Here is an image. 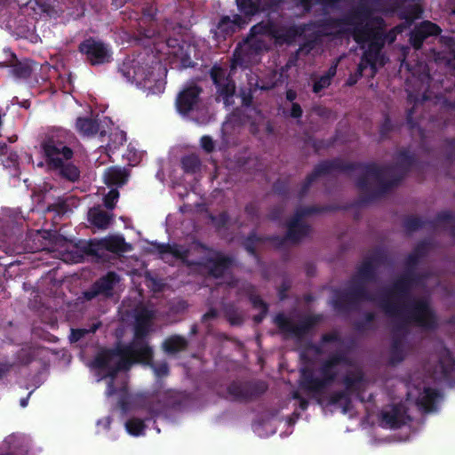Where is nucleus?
<instances>
[{
	"instance_id": "obj_1",
	"label": "nucleus",
	"mask_w": 455,
	"mask_h": 455,
	"mask_svg": "<svg viewBox=\"0 0 455 455\" xmlns=\"http://www.w3.org/2000/svg\"><path fill=\"white\" fill-rule=\"evenodd\" d=\"M414 14L406 17V21L395 25L389 30H387V22L381 16L374 18L347 20V13L342 18H333L336 22L332 29H337L343 25L353 27L352 35L357 44H367V49L363 52L362 58L370 63L371 70V76L377 73V64L384 66L385 55L382 53L386 44H393L397 36L402 35L413 21Z\"/></svg>"
},
{
	"instance_id": "obj_2",
	"label": "nucleus",
	"mask_w": 455,
	"mask_h": 455,
	"mask_svg": "<svg viewBox=\"0 0 455 455\" xmlns=\"http://www.w3.org/2000/svg\"><path fill=\"white\" fill-rule=\"evenodd\" d=\"M415 164V154L409 149L399 150L394 165L379 166L375 163L353 162L354 171H363L355 180V187L362 193L358 204H370L398 187Z\"/></svg>"
},
{
	"instance_id": "obj_3",
	"label": "nucleus",
	"mask_w": 455,
	"mask_h": 455,
	"mask_svg": "<svg viewBox=\"0 0 455 455\" xmlns=\"http://www.w3.org/2000/svg\"><path fill=\"white\" fill-rule=\"evenodd\" d=\"M379 306L388 317L399 320L394 327L390 347L389 363L393 365L403 362L406 355L403 339L397 336L398 333H406L411 324L427 331H434L438 327L436 313L427 299L417 298L407 311L385 297L379 299Z\"/></svg>"
},
{
	"instance_id": "obj_4",
	"label": "nucleus",
	"mask_w": 455,
	"mask_h": 455,
	"mask_svg": "<svg viewBox=\"0 0 455 455\" xmlns=\"http://www.w3.org/2000/svg\"><path fill=\"white\" fill-rule=\"evenodd\" d=\"M150 253H158L159 258L165 262H170L168 255L171 254L177 260L182 261V264L190 269L202 268L206 270L207 275L215 279L224 277L226 273L235 266V257L225 254L221 251L214 250L205 243L196 241L194 245L197 249L208 251L209 255L201 259H190L189 249L177 243H158L150 242Z\"/></svg>"
},
{
	"instance_id": "obj_5",
	"label": "nucleus",
	"mask_w": 455,
	"mask_h": 455,
	"mask_svg": "<svg viewBox=\"0 0 455 455\" xmlns=\"http://www.w3.org/2000/svg\"><path fill=\"white\" fill-rule=\"evenodd\" d=\"M349 365L351 360L343 350H338L329 355L319 367L321 378L315 376L310 368L300 370V387L302 390L314 395H322L324 390L335 382L338 378L336 367L339 365Z\"/></svg>"
},
{
	"instance_id": "obj_6",
	"label": "nucleus",
	"mask_w": 455,
	"mask_h": 455,
	"mask_svg": "<svg viewBox=\"0 0 455 455\" xmlns=\"http://www.w3.org/2000/svg\"><path fill=\"white\" fill-rule=\"evenodd\" d=\"M376 280H367L358 276V267L355 268L349 286L346 289L333 291L331 305L339 314H349L359 308L362 301H375V298L368 291L366 284Z\"/></svg>"
},
{
	"instance_id": "obj_7",
	"label": "nucleus",
	"mask_w": 455,
	"mask_h": 455,
	"mask_svg": "<svg viewBox=\"0 0 455 455\" xmlns=\"http://www.w3.org/2000/svg\"><path fill=\"white\" fill-rule=\"evenodd\" d=\"M68 132L56 130L45 135L41 142V148L46 163L50 167L60 166L62 160H71L74 151L68 145Z\"/></svg>"
},
{
	"instance_id": "obj_8",
	"label": "nucleus",
	"mask_w": 455,
	"mask_h": 455,
	"mask_svg": "<svg viewBox=\"0 0 455 455\" xmlns=\"http://www.w3.org/2000/svg\"><path fill=\"white\" fill-rule=\"evenodd\" d=\"M424 278V275L418 273L416 270L405 269V271L393 282L391 287L387 289L384 293L379 296L378 302L381 298H388L392 302L397 304L399 307H404L405 311H407L411 307L413 302L408 306L401 304V301L410 298L414 285L419 284ZM414 299L412 301H414Z\"/></svg>"
},
{
	"instance_id": "obj_9",
	"label": "nucleus",
	"mask_w": 455,
	"mask_h": 455,
	"mask_svg": "<svg viewBox=\"0 0 455 455\" xmlns=\"http://www.w3.org/2000/svg\"><path fill=\"white\" fill-rule=\"evenodd\" d=\"M322 321L323 315H307L297 324L283 312L277 313L274 317V323L285 339L294 338L299 341L303 340L305 336Z\"/></svg>"
},
{
	"instance_id": "obj_10",
	"label": "nucleus",
	"mask_w": 455,
	"mask_h": 455,
	"mask_svg": "<svg viewBox=\"0 0 455 455\" xmlns=\"http://www.w3.org/2000/svg\"><path fill=\"white\" fill-rule=\"evenodd\" d=\"M416 0H358L347 12V20L368 19L376 17V12H394L403 4Z\"/></svg>"
},
{
	"instance_id": "obj_11",
	"label": "nucleus",
	"mask_w": 455,
	"mask_h": 455,
	"mask_svg": "<svg viewBox=\"0 0 455 455\" xmlns=\"http://www.w3.org/2000/svg\"><path fill=\"white\" fill-rule=\"evenodd\" d=\"M122 351L121 342H117L112 348H101L95 355L92 364L103 372L106 378H116L121 371H128V367L123 366Z\"/></svg>"
},
{
	"instance_id": "obj_12",
	"label": "nucleus",
	"mask_w": 455,
	"mask_h": 455,
	"mask_svg": "<svg viewBox=\"0 0 455 455\" xmlns=\"http://www.w3.org/2000/svg\"><path fill=\"white\" fill-rule=\"evenodd\" d=\"M354 166L353 162H345L339 157L319 162L314 166L312 172L306 176L300 184L297 196H299V199H302L308 192L313 182L318 178L329 175L334 171L341 172H354Z\"/></svg>"
},
{
	"instance_id": "obj_13",
	"label": "nucleus",
	"mask_w": 455,
	"mask_h": 455,
	"mask_svg": "<svg viewBox=\"0 0 455 455\" xmlns=\"http://www.w3.org/2000/svg\"><path fill=\"white\" fill-rule=\"evenodd\" d=\"M132 244L122 235H108L101 239H91L82 248L87 254L95 257L97 260H105L106 251L119 253L132 250Z\"/></svg>"
},
{
	"instance_id": "obj_14",
	"label": "nucleus",
	"mask_w": 455,
	"mask_h": 455,
	"mask_svg": "<svg viewBox=\"0 0 455 455\" xmlns=\"http://www.w3.org/2000/svg\"><path fill=\"white\" fill-rule=\"evenodd\" d=\"M336 20L333 17L320 19L316 20H310L306 23L293 24L289 27L278 28L276 26V33L275 40L276 43L287 45L293 44L297 38H299L305 32H307L314 28H322L324 29H332V26Z\"/></svg>"
},
{
	"instance_id": "obj_15",
	"label": "nucleus",
	"mask_w": 455,
	"mask_h": 455,
	"mask_svg": "<svg viewBox=\"0 0 455 455\" xmlns=\"http://www.w3.org/2000/svg\"><path fill=\"white\" fill-rule=\"evenodd\" d=\"M267 43L262 38H254L250 34L236 46L232 60L233 67L248 68L263 52L267 51Z\"/></svg>"
},
{
	"instance_id": "obj_16",
	"label": "nucleus",
	"mask_w": 455,
	"mask_h": 455,
	"mask_svg": "<svg viewBox=\"0 0 455 455\" xmlns=\"http://www.w3.org/2000/svg\"><path fill=\"white\" fill-rule=\"evenodd\" d=\"M267 388L262 380H235L228 385L227 392L234 402L249 403L261 397Z\"/></svg>"
},
{
	"instance_id": "obj_17",
	"label": "nucleus",
	"mask_w": 455,
	"mask_h": 455,
	"mask_svg": "<svg viewBox=\"0 0 455 455\" xmlns=\"http://www.w3.org/2000/svg\"><path fill=\"white\" fill-rule=\"evenodd\" d=\"M78 52L84 56L85 62L91 66H101L113 60L110 46L101 40L89 37L78 44Z\"/></svg>"
},
{
	"instance_id": "obj_18",
	"label": "nucleus",
	"mask_w": 455,
	"mask_h": 455,
	"mask_svg": "<svg viewBox=\"0 0 455 455\" xmlns=\"http://www.w3.org/2000/svg\"><path fill=\"white\" fill-rule=\"evenodd\" d=\"M123 349V366L132 368L133 364H152L154 351L148 341L132 339L128 344L121 343Z\"/></svg>"
},
{
	"instance_id": "obj_19",
	"label": "nucleus",
	"mask_w": 455,
	"mask_h": 455,
	"mask_svg": "<svg viewBox=\"0 0 455 455\" xmlns=\"http://www.w3.org/2000/svg\"><path fill=\"white\" fill-rule=\"evenodd\" d=\"M202 93L203 89L197 84H187L176 98L177 111L185 116L198 111L203 104Z\"/></svg>"
},
{
	"instance_id": "obj_20",
	"label": "nucleus",
	"mask_w": 455,
	"mask_h": 455,
	"mask_svg": "<svg viewBox=\"0 0 455 455\" xmlns=\"http://www.w3.org/2000/svg\"><path fill=\"white\" fill-rule=\"evenodd\" d=\"M210 77L216 86L217 100L221 99L226 106H229L230 100L234 97L236 90L235 83L227 70L215 64L209 71Z\"/></svg>"
},
{
	"instance_id": "obj_21",
	"label": "nucleus",
	"mask_w": 455,
	"mask_h": 455,
	"mask_svg": "<svg viewBox=\"0 0 455 455\" xmlns=\"http://www.w3.org/2000/svg\"><path fill=\"white\" fill-rule=\"evenodd\" d=\"M287 231L285 235H272L267 240L275 243L277 246H283L287 241L292 243H299L303 238L307 237L311 232V226L304 223L303 220L292 216L286 224Z\"/></svg>"
},
{
	"instance_id": "obj_22",
	"label": "nucleus",
	"mask_w": 455,
	"mask_h": 455,
	"mask_svg": "<svg viewBox=\"0 0 455 455\" xmlns=\"http://www.w3.org/2000/svg\"><path fill=\"white\" fill-rule=\"evenodd\" d=\"M388 255L385 249L376 248L372 253L363 259L357 267L358 276L367 280H377L378 268L383 265L388 264Z\"/></svg>"
},
{
	"instance_id": "obj_23",
	"label": "nucleus",
	"mask_w": 455,
	"mask_h": 455,
	"mask_svg": "<svg viewBox=\"0 0 455 455\" xmlns=\"http://www.w3.org/2000/svg\"><path fill=\"white\" fill-rule=\"evenodd\" d=\"M442 28L430 20H423L417 24L409 34V44L414 50H420L425 40L429 36H438Z\"/></svg>"
},
{
	"instance_id": "obj_24",
	"label": "nucleus",
	"mask_w": 455,
	"mask_h": 455,
	"mask_svg": "<svg viewBox=\"0 0 455 455\" xmlns=\"http://www.w3.org/2000/svg\"><path fill=\"white\" fill-rule=\"evenodd\" d=\"M119 71L127 81L136 84L147 85L151 81L152 72L137 60L124 62Z\"/></svg>"
},
{
	"instance_id": "obj_25",
	"label": "nucleus",
	"mask_w": 455,
	"mask_h": 455,
	"mask_svg": "<svg viewBox=\"0 0 455 455\" xmlns=\"http://www.w3.org/2000/svg\"><path fill=\"white\" fill-rule=\"evenodd\" d=\"M331 29H324L322 28H314L313 29L305 32L300 38L303 42L299 45L295 55L307 56L316 46L321 44L322 38L324 35H329Z\"/></svg>"
},
{
	"instance_id": "obj_26",
	"label": "nucleus",
	"mask_w": 455,
	"mask_h": 455,
	"mask_svg": "<svg viewBox=\"0 0 455 455\" xmlns=\"http://www.w3.org/2000/svg\"><path fill=\"white\" fill-rule=\"evenodd\" d=\"M176 393L172 391L164 392L162 398L157 401H149L147 409L152 417L158 416L167 408H177L181 405V401L176 397Z\"/></svg>"
},
{
	"instance_id": "obj_27",
	"label": "nucleus",
	"mask_w": 455,
	"mask_h": 455,
	"mask_svg": "<svg viewBox=\"0 0 455 455\" xmlns=\"http://www.w3.org/2000/svg\"><path fill=\"white\" fill-rule=\"evenodd\" d=\"M247 24V19L242 17L241 14H235L233 18L223 16L218 23V28L224 34V36H231V35L243 28Z\"/></svg>"
},
{
	"instance_id": "obj_28",
	"label": "nucleus",
	"mask_w": 455,
	"mask_h": 455,
	"mask_svg": "<svg viewBox=\"0 0 455 455\" xmlns=\"http://www.w3.org/2000/svg\"><path fill=\"white\" fill-rule=\"evenodd\" d=\"M166 45L170 49L169 53L180 60L183 68L193 67L191 56L178 38L169 37L166 39Z\"/></svg>"
},
{
	"instance_id": "obj_29",
	"label": "nucleus",
	"mask_w": 455,
	"mask_h": 455,
	"mask_svg": "<svg viewBox=\"0 0 455 455\" xmlns=\"http://www.w3.org/2000/svg\"><path fill=\"white\" fill-rule=\"evenodd\" d=\"M341 208L339 204H324L323 206H317V204H312L311 206L297 208L293 216L300 220L304 218L310 217L312 215H317L325 212H332L339 211Z\"/></svg>"
},
{
	"instance_id": "obj_30",
	"label": "nucleus",
	"mask_w": 455,
	"mask_h": 455,
	"mask_svg": "<svg viewBox=\"0 0 455 455\" xmlns=\"http://www.w3.org/2000/svg\"><path fill=\"white\" fill-rule=\"evenodd\" d=\"M119 276L116 272H108L105 275L96 280L93 284L100 295L107 297L112 295L115 285L119 282Z\"/></svg>"
},
{
	"instance_id": "obj_31",
	"label": "nucleus",
	"mask_w": 455,
	"mask_h": 455,
	"mask_svg": "<svg viewBox=\"0 0 455 455\" xmlns=\"http://www.w3.org/2000/svg\"><path fill=\"white\" fill-rule=\"evenodd\" d=\"M276 24L271 20H262L252 25L248 35L254 38H261L262 36H269L275 39L276 33Z\"/></svg>"
},
{
	"instance_id": "obj_32",
	"label": "nucleus",
	"mask_w": 455,
	"mask_h": 455,
	"mask_svg": "<svg viewBox=\"0 0 455 455\" xmlns=\"http://www.w3.org/2000/svg\"><path fill=\"white\" fill-rule=\"evenodd\" d=\"M75 128L83 136H93L99 132L100 122L90 116H80L75 122Z\"/></svg>"
},
{
	"instance_id": "obj_33",
	"label": "nucleus",
	"mask_w": 455,
	"mask_h": 455,
	"mask_svg": "<svg viewBox=\"0 0 455 455\" xmlns=\"http://www.w3.org/2000/svg\"><path fill=\"white\" fill-rule=\"evenodd\" d=\"M128 177L125 169L116 166L109 167L104 175L105 182L109 186H122L127 182Z\"/></svg>"
},
{
	"instance_id": "obj_34",
	"label": "nucleus",
	"mask_w": 455,
	"mask_h": 455,
	"mask_svg": "<svg viewBox=\"0 0 455 455\" xmlns=\"http://www.w3.org/2000/svg\"><path fill=\"white\" fill-rule=\"evenodd\" d=\"M382 419L393 429H399L403 424V414L399 405H393L390 410L383 411Z\"/></svg>"
},
{
	"instance_id": "obj_35",
	"label": "nucleus",
	"mask_w": 455,
	"mask_h": 455,
	"mask_svg": "<svg viewBox=\"0 0 455 455\" xmlns=\"http://www.w3.org/2000/svg\"><path fill=\"white\" fill-rule=\"evenodd\" d=\"M112 216L100 208H92L88 212V221L94 227L105 229L108 227Z\"/></svg>"
},
{
	"instance_id": "obj_36",
	"label": "nucleus",
	"mask_w": 455,
	"mask_h": 455,
	"mask_svg": "<svg viewBox=\"0 0 455 455\" xmlns=\"http://www.w3.org/2000/svg\"><path fill=\"white\" fill-rule=\"evenodd\" d=\"M68 160H62L60 166H52L53 170H58L61 178L76 182L81 178V171L72 163H67Z\"/></svg>"
},
{
	"instance_id": "obj_37",
	"label": "nucleus",
	"mask_w": 455,
	"mask_h": 455,
	"mask_svg": "<svg viewBox=\"0 0 455 455\" xmlns=\"http://www.w3.org/2000/svg\"><path fill=\"white\" fill-rule=\"evenodd\" d=\"M164 350L168 354H176L188 348L187 339L180 335L168 337L163 343Z\"/></svg>"
},
{
	"instance_id": "obj_38",
	"label": "nucleus",
	"mask_w": 455,
	"mask_h": 455,
	"mask_svg": "<svg viewBox=\"0 0 455 455\" xmlns=\"http://www.w3.org/2000/svg\"><path fill=\"white\" fill-rule=\"evenodd\" d=\"M337 73V64L331 65L328 70L317 79H315L312 85L313 93H319L322 90L329 87L331 84L332 78Z\"/></svg>"
},
{
	"instance_id": "obj_39",
	"label": "nucleus",
	"mask_w": 455,
	"mask_h": 455,
	"mask_svg": "<svg viewBox=\"0 0 455 455\" xmlns=\"http://www.w3.org/2000/svg\"><path fill=\"white\" fill-rule=\"evenodd\" d=\"M237 8L245 19L259 13L261 8V0H236Z\"/></svg>"
},
{
	"instance_id": "obj_40",
	"label": "nucleus",
	"mask_w": 455,
	"mask_h": 455,
	"mask_svg": "<svg viewBox=\"0 0 455 455\" xmlns=\"http://www.w3.org/2000/svg\"><path fill=\"white\" fill-rule=\"evenodd\" d=\"M363 381V375L361 371H351L347 373L342 379V383L345 386V391L351 396L352 394L360 390V385Z\"/></svg>"
},
{
	"instance_id": "obj_41",
	"label": "nucleus",
	"mask_w": 455,
	"mask_h": 455,
	"mask_svg": "<svg viewBox=\"0 0 455 455\" xmlns=\"http://www.w3.org/2000/svg\"><path fill=\"white\" fill-rule=\"evenodd\" d=\"M328 403L330 405L341 404L342 411L347 413L352 407V399L347 391H335L330 395Z\"/></svg>"
},
{
	"instance_id": "obj_42",
	"label": "nucleus",
	"mask_w": 455,
	"mask_h": 455,
	"mask_svg": "<svg viewBox=\"0 0 455 455\" xmlns=\"http://www.w3.org/2000/svg\"><path fill=\"white\" fill-rule=\"evenodd\" d=\"M12 58L16 60V62L12 65L13 75L19 78H28L32 74L33 62L29 60L20 61L17 60V56L14 53H12Z\"/></svg>"
},
{
	"instance_id": "obj_43",
	"label": "nucleus",
	"mask_w": 455,
	"mask_h": 455,
	"mask_svg": "<svg viewBox=\"0 0 455 455\" xmlns=\"http://www.w3.org/2000/svg\"><path fill=\"white\" fill-rule=\"evenodd\" d=\"M343 342V339L337 331H332L331 332L324 333L321 336L320 341L318 345L311 344L310 347L316 353L321 354L322 353V347H323L326 344L330 343H338L341 344Z\"/></svg>"
},
{
	"instance_id": "obj_44",
	"label": "nucleus",
	"mask_w": 455,
	"mask_h": 455,
	"mask_svg": "<svg viewBox=\"0 0 455 455\" xmlns=\"http://www.w3.org/2000/svg\"><path fill=\"white\" fill-rule=\"evenodd\" d=\"M243 293H247L249 301L253 308L259 310H268V304L255 292V287L249 285L247 288L243 287Z\"/></svg>"
},
{
	"instance_id": "obj_45",
	"label": "nucleus",
	"mask_w": 455,
	"mask_h": 455,
	"mask_svg": "<svg viewBox=\"0 0 455 455\" xmlns=\"http://www.w3.org/2000/svg\"><path fill=\"white\" fill-rule=\"evenodd\" d=\"M224 315L228 322L232 326H241L244 323V318L236 307L233 304L227 305L224 308Z\"/></svg>"
},
{
	"instance_id": "obj_46",
	"label": "nucleus",
	"mask_w": 455,
	"mask_h": 455,
	"mask_svg": "<svg viewBox=\"0 0 455 455\" xmlns=\"http://www.w3.org/2000/svg\"><path fill=\"white\" fill-rule=\"evenodd\" d=\"M438 396V390L432 387H426L424 388L423 395L420 398L419 403L426 411H431L435 406Z\"/></svg>"
},
{
	"instance_id": "obj_47",
	"label": "nucleus",
	"mask_w": 455,
	"mask_h": 455,
	"mask_svg": "<svg viewBox=\"0 0 455 455\" xmlns=\"http://www.w3.org/2000/svg\"><path fill=\"white\" fill-rule=\"evenodd\" d=\"M181 165L186 173L195 174L200 171L201 161L196 155H188L181 159Z\"/></svg>"
},
{
	"instance_id": "obj_48",
	"label": "nucleus",
	"mask_w": 455,
	"mask_h": 455,
	"mask_svg": "<svg viewBox=\"0 0 455 455\" xmlns=\"http://www.w3.org/2000/svg\"><path fill=\"white\" fill-rule=\"evenodd\" d=\"M125 427L130 435L140 436L144 433L146 425L143 419L133 417L126 421Z\"/></svg>"
},
{
	"instance_id": "obj_49",
	"label": "nucleus",
	"mask_w": 455,
	"mask_h": 455,
	"mask_svg": "<svg viewBox=\"0 0 455 455\" xmlns=\"http://www.w3.org/2000/svg\"><path fill=\"white\" fill-rule=\"evenodd\" d=\"M426 225H427V220H423L421 218L413 215L407 216L403 224V228L409 233H413Z\"/></svg>"
},
{
	"instance_id": "obj_50",
	"label": "nucleus",
	"mask_w": 455,
	"mask_h": 455,
	"mask_svg": "<svg viewBox=\"0 0 455 455\" xmlns=\"http://www.w3.org/2000/svg\"><path fill=\"white\" fill-rule=\"evenodd\" d=\"M368 67H370V63H367V60H364L363 58L361 57L357 65V69H355V73L349 75L345 83V85L354 86V84H356L363 76L364 69H366Z\"/></svg>"
},
{
	"instance_id": "obj_51",
	"label": "nucleus",
	"mask_w": 455,
	"mask_h": 455,
	"mask_svg": "<svg viewBox=\"0 0 455 455\" xmlns=\"http://www.w3.org/2000/svg\"><path fill=\"white\" fill-rule=\"evenodd\" d=\"M154 317L153 310L141 307L135 314V323L151 326Z\"/></svg>"
},
{
	"instance_id": "obj_52",
	"label": "nucleus",
	"mask_w": 455,
	"mask_h": 455,
	"mask_svg": "<svg viewBox=\"0 0 455 455\" xmlns=\"http://www.w3.org/2000/svg\"><path fill=\"white\" fill-rule=\"evenodd\" d=\"M453 221H455V215L451 212L443 211L438 212L434 220H427V226L432 228H435L442 223Z\"/></svg>"
},
{
	"instance_id": "obj_53",
	"label": "nucleus",
	"mask_w": 455,
	"mask_h": 455,
	"mask_svg": "<svg viewBox=\"0 0 455 455\" xmlns=\"http://www.w3.org/2000/svg\"><path fill=\"white\" fill-rule=\"evenodd\" d=\"M394 130V124L391 121V118L387 113L383 115V122L379 127V133L380 140H385L388 138L390 132Z\"/></svg>"
},
{
	"instance_id": "obj_54",
	"label": "nucleus",
	"mask_w": 455,
	"mask_h": 455,
	"mask_svg": "<svg viewBox=\"0 0 455 455\" xmlns=\"http://www.w3.org/2000/svg\"><path fill=\"white\" fill-rule=\"evenodd\" d=\"M375 313L371 311L365 312L363 315V319L362 321H358L354 323V329L358 332H362L370 328V324L374 322Z\"/></svg>"
},
{
	"instance_id": "obj_55",
	"label": "nucleus",
	"mask_w": 455,
	"mask_h": 455,
	"mask_svg": "<svg viewBox=\"0 0 455 455\" xmlns=\"http://www.w3.org/2000/svg\"><path fill=\"white\" fill-rule=\"evenodd\" d=\"M273 190L275 194L288 197L290 195V183L288 180H277L273 184Z\"/></svg>"
},
{
	"instance_id": "obj_56",
	"label": "nucleus",
	"mask_w": 455,
	"mask_h": 455,
	"mask_svg": "<svg viewBox=\"0 0 455 455\" xmlns=\"http://www.w3.org/2000/svg\"><path fill=\"white\" fill-rule=\"evenodd\" d=\"M151 326L135 323L133 328V340L147 341Z\"/></svg>"
},
{
	"instance_id": "obj_57",
	"label": "nucleus",
	"mask_w": 455,
	"mask_h": 455,
	"mask_svg": "<svg viewBox=\"0 0 455 455\" xmlns=\"http://www.w3.org/2000/svg\"><path fill=\"white\" fill-rule=\"evenodd\" d=\"M429 249H430L429 243L423 240V241L417 243L414 249H412V251L411 252L413 253L419 260H420V259H422L427 255Z\"/></svg>"
},
{
	"instance_id": "obj_58",
	"label": "nucleus",
	"mask_w": 455,
	"mask_h": 455,
	"mask_svg": "<svg viewBox=\"0 0 455 455\" xmlns=\"http://www.w3.org/2000/svg\"><path fill=\"white\" fill-rule=\"evenodd\" d=\"M282 114L285 117L299 119L303 116V108L299 103H292L290 109L283 108Z\"/></svg>"
},
{
	"instance_id": "obj_59",
	"label": "nucleus",
	"mask_w": 455,
	"mask_h": 455,
	"mask_svg": "<svg viewBox=\"0 0 455 455\" xmlns=\"http://www.w3.org/2000/svg\"><path fill=\"white\" fill-rule=\"evenodd\" d=\"M210 219L215 227L219 229L226 228L230 220L227 212H222L217 216H211Z\"/></svg>"
},
{
	"instance_id": "obj_60",
	"label": "nucleus",
	"mask_w": 455,
	"mask_h": 455,
	"mask_svg": "<svg viewBox=\"0 0 455 455\" xmlns=\"http://www.w3.org/2000/svg\"><path fill=\"white\" fill-rule=\"evenodd\" d=\"M68 206L66 201L59 199L47 207L48 212H54L59 215H63L68 212Z\"/></svg>"
},
{
	"instance_id": "obj_61",
	"label": "nucleus",
	"mask_w": 455,
	"mask_h": 455,
	"mask_svg": "<svg viewBox=\"0 0 455 455\" xmlns=\"http://www.w3.org/2000/svg\"><path fill=\"white\" fill-rule=\"evenodd\" d=\"M96 330H97V326H94L91 330L72 329L69 339L72 343L77 342L78 340H81V339H83L86 334H88L90 332H94Z\"/></svg>"
},
{
	"instance_id": "obj_62",
	"label": "nucleus",
	"mask_w": 455,
	"mask_h": 455,
	"mask_svg": "<svg viewBox=\"0 0 455 455\" xmlns=\"http://www.w3.org/2000/svg\"><path fill=\"white\" fill-rule=\"evenodd\" d=\"M156 374L157 378H164V376H169L170 374V368L166 362H162L157 364H149Z\"/></svg>"
},
{
	"instance_id": "obj_63",
	"label": "nucleus",
	"mask_w": 455,
	"mask_h": 455,
	"mask_svg": "<svg viewBox=\"0 0 455 455\" xmlns=\"http://www.w3.org/2000/svg\"><path fill=\"white\" fill-rule=\"evenodd\" d=\"M200 146L207 154L212 153L215 148L214 140L209 135H203L200 138Z\"/></svg>"
},
{
	"instance_id": "obj_64",
	"label": "nucleus",
	"mask_w": 455,
	"mask_h": 455,
	"mask_svg": "<svg viewBox=\"0 0 455 455\" xmlns=\"http://www.w3.org/2000/svg\"><path fill=\"white\" fill-rule=\"evenodd\" d=\"M284 212L283 206L282 204H276L275 206L272 207L268 213H267V219L272 221H278L281 220L283 214Z\"/></svg>"
}]
</instances>
